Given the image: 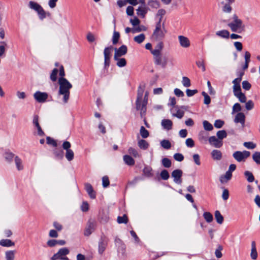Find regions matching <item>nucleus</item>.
<instances>
[{
	"mask_svg": "<svg viewBox=\"0 0 260 260\" xmlns=\"http://www.w3.org/2000/svg\"><path fill=\"white\" fill-rule=\"evenodd\" d=\"M222 246L221 245H219L218 248L216 249L215 251V254L217 258H221L222 256V254L221 253V250H222Z\"/></svg>",
	"mask_w": 260,
	"mask_h": 260,
	"instance_id": "nucleus-54",
	"label": "nucleus"
},
{
	"mask_svg": "<svg viewBox=\"0 0 260 260\" xmlns=\"http://www.w3.org/2000/svg\"><path fill=\"white\" fill-rule=\"evenodd\" d=\"M235 96L238 99L241 103H245L246 102V97L242 92L238 93Z\"/></svg>",
	"mask_w": 260,
	"mask_h": 260,
	"instance_id": "nucleus-47",
	"label": "nucleus"
},
{
	"mask_svg": "<svg viewBox=\"0 0 260 260\" xmlns=\"http://www.w3.org/2000/svg\"><path fill=\"white\" fill-rule=\"evenodd\" d=\"M128 153L129 154L133 156L134 157H140L141 155L138 152V151L135 148L133 147H129L128 149Z\"/></svg>",
	"mask_w": 260,
	"mask_h": 260,
	"instance_id": "nucleus-32",
	"label": "nucleus"
},
{
	"mask_svg": "<svg viewBox=\"0 0 260 260\" xmlns=\"http://www.w3.org/2000/svg\"><path fill=\"white\" fill-rule=\"evenodd\" d=\"M59 85L58 95H62L64 104L68 103L69 99L70 90L72 88V85L64 78H59L58 79Z\"/></svg>",
	"mask_w": 260,
	"mask_h": 260,
	"instance_id": "nucleus-1",
	"label": "nucleus"
},
{
	"mask_svg": "<svg viewBox=\"0 0 260 260\" xmlns=\"http://www.w3.org/2000/svg\"><path fill=\"white\" fill-rule=\"evenodd\" d=\"M243 145L247 149H253L256 147V144L252 142H245L243 143Z\"/></svg>",
	"mask_w": 260,
	"mask_h": 260,
	"instance_id": "nucleus-50",
	"label": "nucleus"
},
{
	"mask_svg": "<svg viewBox=\"0 0 260 260\" xmlns=\"http://www.w3.org/2000/svg\"><path fill=\"white\" fill-rule=\"evenodd\" d=\"M112 47H106L104 50V66L105 68L109 67L110 63V57Z\"/></svg>",
	"mask_w": 260,
	"mask_h": 260,
	"instance_id": "nucleus-9",
	"label": "nucleus"
},
{
	"mask_svg": "<svg viewBox=\"0 0 260 260\" xmlns=\"http://www.w3.org/2000/svg\"><path fill=\"white\" fill-rule=\"evenodd\" d=\"M160 145L165 149H169L171 147V143L169 140H163L160 142Z\"/></svg>",
	"mask_w": 260,
	"mask_h": 260,
	"instance_id": "nucleus-43",
	"label": "nucleus"
},
{
	"mask_svg": "<svg viewBox=\"0 0 260 260\" xmlns=\"http://www.w3.org/2000/svg\"><path fill=\"white\" fill-rule=\"evenodd\" d=\"M217 137L220 140L222 141L224 138L227 137V133L224 130L219 131L216 133Z\"/></svg>",
	"mask_w": 260,
	"mask_h": 260,
	"instance_id": "nucleus-40",
	"label": "nucleus"
},
{
	"mask_svg": "<svg viewBox=\"0 0 260 260\" xmlns=\"http://www.w3.org/2000/svg\"><path fill=\"white\" fill-rule=\"evenodd\" d=\"M224 124V121L223 120L218 119L215 121L214 125L217 128H220L222 127Z\"/></svg>",
	"mask_w": 260,
	"mask_h": 260,
	"instance_id": "nucleus-64",
	"label": "nucleus"
},
{
	"mask_svg": "<svg viewBox=\"0 0 260 260\" xmlns=\"http://www.w3.org/2000/svg\"><path fill=\"white\" fill-rule=\"evenodd\" d=\"M245 121V115L242 112L238 113L235 118L234 122L235 123H240L242 127H244Z\"/></svg>",
	"mask_w": 260,
	"mask_h": 260,
	"instance_id": "nucleus-16",
	"label": "nucleus"
},
{
	"mask_svg": "<svg viewBox=\"0 0 260 260\" xmlns=\"http://www.w3.org/2000/svg\"><path fill=\"white\" fill-rule=\"evenodd\" d=\"M58 70L56 68L54 69L53 71H52V73L50 75V79L54 82L56 81L57 79V74L58 73Z\"/></svg>",
	"mask_w": 260,
	"mask_h": 260,
	"instance_id": "nucleus-52",
	"label": "nucleus"
},
{
	"mask_svg": "<svg viewBox=\"0 0 260 260\" xmlns=\"http://www.w3.org/2000/svg\"><path fill=\"white\" fill-rule=\"evenodd\" d=\"M178 40L181 47L188 48L190 46V41L187 37L183 36H178Z\"/></svg>",
	"mask_w": 260,
	"mask_h": 260,
	"instance_id": "nucleus-15",
	"label": "nucleus"
},
{
	"mask_svg": "<svg viewBox=\"0 0 260 260\" xmlns=\"http://www.w3.org/2000/svg\"><path fill=\"white\" fill-rule=\"evenodd\" d=\"M140 133L143 138H147L149 136L148 131L143 126H142L140 128Z\"/></svg>",
	"mask_w": 260,
	"mask_h": 260,
	"instance_id": "nucleus-41",
	"label": "nucleus"
},
{
	"mask_svg": "<svg viewBox=\"0 0 260 260\" xmlns=\"http://www.w3.org/2000/svg\"><path fill=\"white\" fill-rule=\"evenodd\" d=\"M233 21L228 23V25L232 31L241 32L244 29V25L243 24L242 20L239 19L236 15L233 16Z\"/></svg>",
	"mask_w": 260,
	"mask_h": 260,
	"instance_id": "nucleus-4",
	"label": "nucleus"
},
{
	"mask_svg": "<svg viewBox=\"0 0 260 260\" xmlns=\"http://www.w3.org/2000/svg\"><path fill=\"white\" fill-rule=\"evenodd\" d=\"M115 243L117 246L118 247H121L122 249L125 248V245L123 244L122 241L118 237H116L115 239Z\"/></svg>",
	"mask_w": 260,
	"mask_h": 260,
	"instance_id": "nucleus-51",
	"label": "nucleus"
},
{
	"mask_svg": "<svg viewBox=\"0 0 260 260\" xmlns=\"http://www.w3.org/2000/svg\"><path fill=\"white\" fill-rule=\"evenodd\" d=\"M127 47L124 45H122L118 49L115 48L114 59H116L118 57H121L127 53Z\"/></svg>",
	"mask_w": 260,
	"mask_h": 260,
	"instance_id": "nucleus-14",
	"label": "nucleus"
},
{
	"mask_svg": "<svg viewBox=\"0 0 260 260\" xmlns=\"http://www.w3.org/2000/svg\"><path fill=\"white\" fill-rule=\"evenodd\" d=\"M48 97V94L46 92H43L40 91H36L34 94V98L36 101L39 103H44Z\"/></svg>",
	"mask_w": 260,
	"mask_h": 260,
	"instance_id": "nucleus-10",
	"label": "nucleus"
},
{
	"mask_svg": "<svg viewBox=\"0 0 260 260\" xmlns=\"http://www.w3.org/2000/svg\"><path fill=\"white\" fill-rule=\"evenodd\" d=\"M138 146L142 149L146 150L149 147V144L144 140H140L138 142Z\"/></svg>",
	"mask_w": 260,
	"mask_h": 260,
	"instance_id": "nucleus-33",
	"label": "nucleus"
},
{
	"mask_svg": "<svg viewBox=\"0 0 260 260\" xmlns=\"http://www.w3.org/2000/svg\"><path fill=\"white\" fill-rule=\"evenodd\" d=\"M94 230V224L92 222H89L84 231L86 236H89Z\"/></svg>",
	"mask_w": 260,
	"mask_h": 260,
	"instance_id": "nucleus-19",
	"label": "nucleus"
},
{
	"mask_svg": "<svg viewBox=\"0 0 260 260\" xmlns=\"http://www.w3.org/2000/svg\"><path fill=\"white\" fill-rule=\"evenodd\" d=\"M232 176V174L226 171L225 175L220 177V181L222 183H226L230 180Z\"/></svg>",
	"mask_w": 260,
	"mask_h": 260,
	"instance_id": "nucleus-26",
	"label": "nucleus"
},
{
	"mask_svg": "<svg viewBox=\"0 0 260 260\" xmlns=\"http://www.w3.org/2000/svg\"><path fill=\"white\" fill-rule=\"evenodd\" d=\"M69 253V250L66 247L60 249L58 251L54 254L51 258V260H69L66 256Z\"/></svg>",
	"mask_w": 260,
	"mask_h": 260,
	"instance_id": "nucleus-7",
	"label": "nucleus"
},
{
	"mask_svg": "<svg viewBox=\"0 0 260 260\" xmlns=\"http://www.w3.org/2000/svg\"><path fill=\"white\" fill-rule=\"evenodd\" d=\"M108 244V239L105 236L102 237L99 242L98 251L100 254L105 250Z\"/></svg>",
	"mask_w": 260,
	"mask_h": 260,
	"instance_id": "nucleus-13",
	"label": "nucleus"
},
{
	"mask_svg": "<svg viewBox=\"0 0 260 260\" xmlns=\"http://www.w3.org/2000/svg\"><path fill=\"white\" fill-rule=\"evenodd\" d=\"M147 13V11L144 8H141L139 7L137 9V14L138 15L141 16L142 17H144L145 14Z\"/></svg>",
	"mask_w": 260,
	"mask_h": 260,
	"instance_id": "nucleus-56",
	"label": "nucleus"
},
{
	"mask_svg": "<svg viewBox=\"0 0 260 260\" xmlns=\"http://www.w3.org/2000/svg\"><path fill=\"white\" fill-rule=\"evenodd\" d=\"M173 157L178 161H182L184 159V156L180 153H175L173 155Z\"/></svg>",
	"mask_w": 260,
	"mask_h": 260,
	"instance_id": "nucleus-60",
	"label": "nucleus"
},
{
	"mask_svg": "<svg viewBox=\"0 0 260 260\" xmlns=\"http://www.w3.org/2000/svg\"><path fill=\"white\" fill-rule=\"evenodd\" d=\"M145 39V36L144 34H141L138 36H135L134 38V40L139 43L140 44L142 43Z\"/></svg>",
	"mask_w": 260,
	"mask_h": 260,
	"instance_id": "nucleus-42",
	"label": "nucleus"
},
{
	"mask_svg": "<svg viewBox=\"0 0 260 260\" xmlns=\"http://www.w3.org/2000/svg\"><path fill=\"white\" fill-rule=\"evenodd\" d=\"M0 43L2 44L0 45V56H2L5 53L7 43L5 42H1Z\"/></svg>",
	"mask_w": 260,
	"mask_h": 260,
	"instance_id": "nucleus-53",
	"label": "nucleus"
},
{
	"mask_svg": "<svg viewBox=\"0 0 260 260\" xmlns=\"http://www.w3.org/2000/svg\"><path fill=\"white\" fill-rule=\"evenodd\" d=\"M0 245L4 247H11L15 245V243L10 239H3L0 241Z\"/></svg>",
	"mask_w": 260,
	"mask_h": 260,
	"instance_id": "nucleus-28",
	"label": "nucleus"
},
{
	"mask_svg": "<svg viewBox=\"0 0 260 260\" xmlns=\"http://www.w3.org/2000/svg\"><path fill=\"white\" fill-rule=\"evenodd\" d=\"M15 162L18 171H21L23 169L22 160L17 156L15 157Z\"/></svg>",
	"mask_w": 260,
	"mask_h": 260,
	"instance_id": "nucleus-31",
	"label": "nucleus"
},
{
	"mask_svg": "<svg viewBox=\"0 0 260 260\" xmlns=\"http://www.w3.org/2000/svg\"><path fill=\"white\" fill-rule=\"evenodd\" d=\"M74 156V152L72 150H67L66 152V157L69 161H71L73 159Z\"/></svg>",
	"mask_w": 260,
	"mask_h": 260,
	"instance_id": "nucleus-44",
	"label": "nucleus"
},
{
	"mask_svg": "<svg viewBox=\"0 0 260 260\" xmlns=\"http://www.w3.org/2000/svg\"><path fill=\"white\" fill-rule=\"evenodd\" d=\"M253 160L257 165H260V152H255L252 156Z\"/></svg>",
	"mask_w": 260,
	"mask_h": 260,
	"instance_id": "nucleus-36",
	"label": "nucleus"
},
{
	"mask_svg": "<svg viewBox=\"0 0 260 260\" xmlns=\"http://www.w3.org/2000/svg\"><path fill=\"white\" fill-rule=\"evenodd\" d=\"M167 32V30L165 27V23H159L157 22L155 25V29L153 31L152 37L156 40L162 39Z\"/></svg>",
	"mask_w": 260,
	"mask_h": 260,
	"instance_id": "nucleus-5",
	"label": "nucleus"
},
{
	"mask_svg": "<svg viewBox=\"0 0 260 260\" xmlns=\"http://www.w3.org/2000/svg\"><path fill=\"white\" fill-rule=\"evenodd\" d=\"M162 166L165 168H170L171 166L172 162L170 159L168 158H164L161 160Z\"/></svg>",
	"mask_w": 260,
	"mask_h": 260,
	"instance_id": "nucleus-45",
	"label": "nucleus"
},
{
	"mask_svg": "<svg viewBox=\"0 0 260 260\" xmlns=\"http://www.w3.org/2000/svg\"><path fill=\"white\" fill-rule=\"evenodd\" d=\"M128 222V218L126 215H123L122 216H118L117 222L118 223H127Z\"/></svg>",
	"mask_w": 260,
	"mask_h": 260,
	"instance_id": "nucleus-48",
	"label": "nucleus"
},
{
	"mask_svg": "<svg viewBox=\"0 0 260 260\" xmlns=\"http://www.w3.org/2000/svg\"><path fill=\"white\" fill-rule=\"evenodd\" d=\"M244 175L248 182L251 183L254 181V177L251 172L246 171L244 172Z\"/></svg>",
	"mask_w": 260,
	"mask_h": 260,
	"instance_id": "nucleus-29",
	"label": "nucleus"
},
{
	"mask_svg": "<svg viewBox=\"0 0 260 260\" xmlns=\"http://www.w3.org/2000/svg\"><path fill=\"white\" fill-rule=\"evenodd\" d=\"M123 159L125 164L128 166H134L135 165V160L129 155H124Z\"/></svg>",
	"mask_w": 260,
	"mask_h": 260,
	"instance_id": "nucleus-24",
	"label": "nucleus"
},
{
	"mask_svg": "<svg viewBox=\"0 0 260 260\" xmlns=\"http://www.w3.org/2000/svg\"><path fill=\"white\" fill-rule=\"evenodd\" d=\"M204 128L206 131H211L213 129V126L209 121L204 120L203 122Z\"/></svg>",
	"mask_w": 260,
	"mask_h": 260,
	"instance_id": "nucleus-37",
	"label": "nucleus"
},
{
	"mask_svg": "<svg viewBox=\"0 0 260 260\" xmlns=\"http://www.w3.org/2000/svg\"><path fill=\"white\" fill-rule=\"evenodd\" d=\"M15 250H8L5 252L6 260H14Z\"/></svg>",
	"mask_w": 260,
	"mask_h": 260,
	"instance_id": "nucleus-25",
	"label": "nucleus"
},
{
	"mask_svg": "<svg viewBox=\"0 0 260 260\" xmlns=\"http://www.w3.org/2000/svg\"><path fill=\"white\" fill-rule=\"evenodd\" d=\"M245 108L247 110H251L254 108V103L251 100H249L245 102Z\"/></svg>",
	"mask_w": 260,
	"mask_h": 260,
	"instance_id": "nucleus-58",
	"label": "nucleus"
},
{
	"mask_svg": "<svg viewBox=\"0 0 260 260\" xmlns=\"http://www.w3.org/2000/svg\"><path fill=\"white\" fill-rule=\"evenodd\" d=\"M215 218L218 223L222 224L223 223V217L221 214L220 212L218 210L215 212Z\"/></svg>",
	"mask_w": 260,
	"mask_h": 260,
	"instance_id": "nucleus-35",
	"label": "nucleus"
},
{
	"mask_svg": "<svg viewBox=\"0 0 260 260\" xmlns=\"http://www.w3.org/2000/svg\"><path fill=\"white\" fill-rule=\"evenodd\" d=\"M14 156V154L12 152H8L5 154V158L8 161H12Z\"/></svg>",
	"mask_w": 260,
	"mask_h": 260,
	"instance_id": "nucleus-63",
	"label": "nucleus"
},
{
	"mask_svg": "<svg viewBox=\"0 0 260 260\" xmlns=\"http://www.w3.org/2000/svg\"><path fill=\"white\" fill-rule=\"evenodd\" d=\"M148 5L152 8L158 9L160 7V3L156 0H150L148 2Z\"/></svg>",
	"mask_w": 260,
	"mask_h": 260,
	"instance_id": "nucleus-38",
	"label": "nucleus"
},
{
	"mask_svg": "<svg viewBox=\"0 0 260 260\" xmlns=\"http://www.w3.org/2000/svg\"><path fill=\"white\" fill-rule=\"evenodd\" d=\"M152 169L150 167H145L143 169V172L144 175L147 177H151L153 176L152 173Z\"/></svg>",
	"mask_w": 260,
	"mask_h": 260,
	"instance_id": "nucleus-34",
	"label": "nucleus"
},
{
	"mask_svg": "<svg viewBox=\"0 0 260 260\" xmlns=\"http://www.w3.org/2000/svg\"><path fill=\"white\" fill-rule=\"evenodd\" d=\"M115 60L117 61L116 65L120 68H122L125 67L126 64V61L124 58H120V57H117V58L114 59Z\"/></svg>",
	"mask_w": 260,
	"mask_h": 260,
	"instance_id": "nucleus-30",
	"label": "nucleus"
},
{
	"mask_svg": "<svg viewBox=\"0 0 260 260\" xmlns=\"http://www.w3.org/2000/svg\"><path fill=\"white\" fill-rule=\"evenodd\" d=\"M216 35L222 38L228 39L230 36V32L224 29L216 31Z\"/></svg>",
	"mask_w": 260,
	"mask_h": 260,
	"instance_id": "nucleus-27",
	"label": "nucleus"
},
{
	"mask_svg": "<svg viewBox=\"0 0 260 260\" xmlns=\"http://www.w3.org/2000/svg\"><path fill=\"white\" fill-rule=\"evenodd\" d=\"M85 189L87 192L88 193V195L91 199H95V193L94 191L92 186L91 185L88 183H86L85 184Z\"/></svg>",
	"mask_w": 260,
	"mask_h": 260,
	"instance_id": "nucleus-18",
	"label": "nucleus"
},
{
	"mask_svg": "<svg viewBox=\"0 0 260 260\" xmlns=\"http://www.w3.org/2000/svg\"><path fill=\"white\" fill-rule=\"evenodd\" d=\"M208 141L211 146L217 148H219L223 145V141L214 136L210 137Z\"/></svg>",
	"mask_w": 260,
	"mask_h": 260,
	"instance_id": "nucleus-11",
	"label": "nucleus"
},
{
	"mask_svg": "<svg viewBox=\"0 0 260 260\" xmlns=\"http://www.w3.org/2000/svg\"><path fill=\"white\" fill-rule=\"evenodd\" d=\"M120 37V34L118 32L114 31L112 37V43L113 44L117 43Z\"/></svg>",
	"mask_w": 260,
	"mask_h": 260,
	"instance_id": "nucleus-49",
	"label": "nucleus"
},
{
	"mask_svg": "<svg viewBox=\"0 0 260 260\" xmlns=\"http://www.w3.org/2000/svg\"><path fill=\"white\" fill-rule=\"evenodd\" d=\"M28 7L30 9L34 10L37 13L39 19L41 20H43L47 16H50L49 12H45L43 7L36 2L30 1L28 3Z\"/></svg>",
	"mask_w": 260,
	"mask_h": 260,
	"instance_id": "nucleus-3",
	"label": "nucleus"
},
{
	"mask_svg": "<svg viewBox=\"0 0 260 260\" xmlns=\"http://www.w3.org/2000/svg\"><path fill=\"white\" fill-rule=\"evenodd\" d=\"M202 95L204 96V103L206 105H209L211 102L210 97L205 91L202 92Z\"/></svg>",
	"mask_w": 260,
	"mask_h": 260,
	"instance_id": "nucleus-57",
	"label": "nucleus"
},
{
	"mask_svg": "<svg viewBox=\"0 0 260 260\" xmlns=\"http://www.w3.org/2000/svg\"><path fill=\"white\" fill-rule=\"evenodd\" d=\"M161 124L164 129L169 131L172 129L173 123L171 120L165 119L162 120Z\"/></svg>",
	"mask_w": 260,
	"mask_h": 260,
	"instance_id": "nucleus-20",
	"label": "nucleus"
},
{
	"mask_svg": "<svg viewBox=\"0 0 260 260\" xmlns=\"http://www.w3.org/2000/svg\"><path fill=\"white\" fill-rule=\"evenodd\" d=\"M250 256L251 258L253 260H255L257 257V252L256 251V244L255 241H252L251 242Z\"/></svg>",
	"mask_w": 260,
	"mask_h": 260,
	"instance_id": "nucleus-22",
	"label": "nucleus"
},
{
	"mask_svg": "<svg viewBox=\"0 0 260 260\" xmlns=\"http://www.w3.org/2000/svg\"><path fill=\"white\" fill-rule=\"evenodd\" d=\"M211 154L214 160H219L222 158V153L220 151L217 149L212 150Z\"/></svg>",
	"mask_w": 260,
	"mask_h": 260,
	"instance_id": "nucleus-23",
	"label": "nucleus"
},
{
	"mask_svg": "<svg viewBox=\"0 0 260 260\" xmlns=\"http://www.w3.org/2000/svg\"><path fill=\"white\" fill-rule=\"evenodd\" d=\"M203 216L207 222H211L213 220V216L210 212H204L203 214Z\"/></svg>",
	"mask_w": 260,
	"mask_h": 260,
	"instance_id": "nucleus-46",
	"label": "nucleus"
},
{
	"mask_svg": "<svg viewBox=\"0 0 260 260\" xmlns=\"http://www.w3.org/2000/svg\"><path fill=\"white\" fill-rule=\"evenodd\" d=\"M208 139V134L206 131H201L199 133L198 139L202 143H207Z\"/></svg>",
	"mask_w": 260,
	"mask_h": 260,
	"instance_id": "nucleus-17",
	"label": "nucleus"
},
{
	"mask_svg": "<svg viewBox=\"0 0 260 260\" xmlns=\"http://www.w3.org/2000/svg\"><path fill=\"white\" fill-rule=\"evenodd\" d=\"M144 89L139 87L138 90L137 99L136 100V109L140 111L141 117H143L146 114L147 110V103L146 102L142 101Z\"/></svg>",
	"mask_w": 260,
	"mask_h": 260,
	"instance_id": "nucleus-2",
	"label": "nucleus"
},
{
	"mask_svg": "<svg viewBox=\"0 0 260 260\" xmlns=\"http://www.w3.org/2000/svg\"><path fill=\"white\" fill-rule=\"evenodd\" d=\"M250 155V152L248 151H236L233 154L234 159L238 162H245L246 159Z\"/></svg>",
	"mask_w": 260,
	"mask_h": 260,
	"instance_id": "nucleus-6",
	"label": "nucleus"
},
{
	"mask_svg": "<svg viewBox=\"0 0 260 260\" xmlns=\"http://www.w3.org/2000/svg\"><path fill=\"white\" fill-rule=\"evenodd\" d=\"M183 172L181 170L176 169L174 170L172 173V177L174 178L175 183L180 184L182 182L181 177Z\"/></svg>",
	"mask_w": 260,
	"mask_h": 260,
	"instance_id": "nucleus-12",
	"label": "nucleus"
},
{
	"mask_svg": "<svg viewBox=\"0 0 260 260\" xmlns=\"http://www.w3.org/2000/svg\"><path fill=\"white\" fill-rule=\"evenodd\" d=\"M154 61L155 64L165 68L168 63V59L166 57H162L161 53L160 54L153 55Z\"/></svg>",
	"mask_w": 260,
	"mask_h": 260,
	"instance_id": "nucleus-8",
	"label": "nucleus"
},
{
	"mask_svg": "<svg viewBox=\"0 0 260 260\" xmlns=\"http://www.w3.org/2000/svg\"><path fill=\"white\" fill-rule=\"evenodd\" d=\"M160 176L162 179L164 180H168L169 178V174L167 170H163L160 174Z\"/></svg>",
	"mask_w": 260,
	"mask_h": 260,
	"instance_id": "nucleus-55",
	"label": "nucleus"
},
{
	"mask_svg": "<svg viewBox=\"0 0 260 260\" xmlns=\"http://www.w3.org/2000/svg\"><path fill=\"white\" fill-rule=\"evenodd\" d=\"M166 13V10L163 9L158 10L156 14V17H158V21L157 22L161 23V22L162 20V18L163 16L165 15Z\"/></svg>",
	"mask_w": 260,
	"mask_h": 260,
	"instance_id": "nucleus-39",
	"label": "nucleus"
},
{
	"mask_svg": "<svg viewBox=\"0 0 260 260\" xmlns=\"http://www.w3.org/2000/svg\"><path fill=\"white\" fill-rule=\"evenodd\" d=\"M184 114V112L183 111H182L180 109H178L177 110V112L176 113H173L172 115L173 116L176 117L179 119H181Z\"/></svg>",
	"mask_w": 260,
	"mask_h": 260,
	"instance_id": "nucleus-62",
	"label": "nucleus"
},
{
	"mask_svg": "<svg viewBox=\"0 0 260 260\" xmlns=\"http://www.w3.org/2000/svg\"><path fill=\"white\" fill-rule=\"evenodd\" d=\"M164 47V44L162 42H159L156 46L155 49L151 50L152 55L160 54Z\"/></svg>",
	"mask_w": 260,
	"mask_h": 260,
	"instance_id": "nucleus-21",
	"label": "nucleus"
},
{
	"mask_svg": "<svg viewBox=\"0 0 260 260\" xmlns=\"http://www.w3.org/2000/svg\"><path fill=\"white\" fill-rule=\"evenodd\" d=\"M109 185V178L107 176H105L102 178V185L103 187L106 188Z\"/></svg>",
	"mask_w": 260,
	"mask_h": 260,
	"instance_id": "nucleus-61",
	"label": "nucleus"
},
{
	"mask_svg": "<svg viewBox=\"0 0 260 260\" xmlns=\"http://www.w3.org/2000/svg\"><path fill=\"white\" fill-rule=\"evenodd\" d=\"M182 84L186 87H189L190 86V81L189 79L186 77H183L182 78Z\"/></svg>",
	"mask_w": 260,
	"mask_h": 260,
	"instance_id": "nucleus-59",
	"label": "nucleus"
}]
</instances>
